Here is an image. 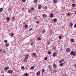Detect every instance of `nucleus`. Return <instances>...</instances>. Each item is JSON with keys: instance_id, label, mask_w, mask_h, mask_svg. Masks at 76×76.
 <instances>
[{"instance_id": "obj_1", "label": "nucleus", "mask_w": 76, "mask_h": 76, "mask_svg": "<svg viewBox=\"0 0 76 76\" xmlns=\"http://www.w3.org/2000/svg\"><path fill=\"white\" fill-rule=\"evenodd\" d=\"M28 58H29V55L27 54V55H26L25 57V62H26V61H27V60L28 59Z\"/></svg>"}, {"instance_id": "obj_2", "label": "nucleus", "mask_w": 76, "mask_h": 76, "mask_svg": "<svg viewBox=\"0 0 76 76\" xmlns=\"http://www.w3.org/2000/svg\"><path fill=\"white\" fill-rule=\"evenodd\" d=\"M70 54L71 56H75L76 55V52H74L73 51H72L70 53Z\"/></svg>"}, {"instance_id": "obj_3", "label": "nucleus", "mask_w": 76, "mask_h": 76, "mask_svg": "<svg viewBox=\"0 0 76 76\" xmlns=\"http://www.w3.org/2000/svg\"><path fill=\"white\" fill-rule=\"evenodd\" d=\"M70 49L69 48H67L66 50L67 53H69V52H70Z\"/></svg>"}, {"instance_id": "obj_4", "label": "nucleus", "mask_w": 76, "mask_h": 76, "mask_svg": "<svg viewBox=\"0 0 76 76\" xmlns=\"http://www.w3.org/2000/svg\"><path fill=\"white\" fill-rule=\"evenodd\" d=\"M12 72H13V70H9L7 71L8 73H10V74H11Z\"/></svg>"}, {"instance_id": "obj_5", "label": "nucleus", "mask_w": 76, "mask_h": 76, "mask_svg": "<svg viewBox=\"0 0 76 76\" xmlns=\"http://www.w3.org/2000/svg\"><path fill=\"white\" fill-rule=\"evenodd\" d=\"M9 69V66H7L4 68V70L5 71H6V70H7Z\"/></svg>"}, {"instance_id": "obj_6", "label": "nucleus", "mask_w": 76, "mask_h": 76, "mask_svg": "<svg viewBox=\"0 0 76 76\" xmlns=\"http://www.w3.org/2000/svg\"><path fill=\"white\" fill-rule=\"evenodd\" d=\"M42 16L43 18H47V15L44 14L42 15Z\"/></svg>"}, {"instance_id": "obj_7", "label": "nucleus", "mask_w": 76, "mask_h": 76, "mask_svg": "<svg viewBox=\"0 0 76 76\" xmlns=\"http://www.w3.org/2000/svg\"><path fill=\"white\" fill-rule=\"evenodd\" d=\"M40 74H41V72L40 71H39L37 72L36 75L37 76H39Z\"/></svg>"}, {"instance_id": "obj_8", "label": "nucleus", "mask_w": 76, "mask_h": 76, "mask_svg": "<svg viewBox=\"0 0 76 76\" xmlns=\"http://www.w3.org/2000/svg\"><path fill=\"white\" fill-rule=\"evenodd\" d=\"M53 67H54V69H56L57 68V65L55 64H53Z\"/></svg>"}, {"instance_id": "obj_9", "label": "nucleus", "mask_w": 76, "mask_h": 76, "mask_svg": "<svg viewBox=\"0 0 76 76\" xmlns=\"http://www.w3.org/2000/svg\"><path fill=\"white\" fill-rule=\"evenodd\" d=\"M5 46L6 47H8L9 46V43H5Z\"/></svg>"}, {"instance_id": "obj_10", "label": "nucleus", "mask_w": 76, "mask_h": 76, "mask_svg": "<svg viewBox=\"0 0 76 76\" xmlns=\"http://www.w3.org/2000/svg\"><path fill=\"white\" fill-rule=\"evenodd\" d=\"M46 32V30L45 29H44L42 30V34H45Z\"/></svg>"}, {"instance_id": "obj_11", "label": "nucleus", "mask_w": 76, "mask_h": 76, "mask_svg": "<svg viewBox=\"0 0 76 76\" xmlns=\"http://www.w3.org/2000/svg\"><path fill=\"white\" fill-rule=\"evenodd\" d=\"M54 16V15L53 13L51 14L50 15V18H53V17Z\"/></svg>"}, {"instance_id": "obj_12", "label": "nucleus", "mask_w": 76, "mask_h": 76, "mask_svg": "<svg viewBox=\"0 0 76 76\" xmlns=\"http://www.w3.org/2000/svg\"><path fill=\"white\" fill-rule=\"evenodd\" d=\"M41 7H42V6H41V5H39L38 6V9H41Z\"/></svg>"}, {"instance_id": "obj_13", "label": "nucleus", "mask_w": 76, "mask_h": 76, "mask_svg": "<svg viewBox=\"0 0 76 76\" xmlns=\"http://www.w3.org/2000/svg\"><path fill=\"white\" fill-rule=\"evenodd\" d=\"M53 2L54 3H57V0H53Z\"/></svg>"}, {"instance_id": "obj_14", "label": "nucleus", "mask_w": 76, "mask_h": 76, "mask_svg": "<svg viewBox=\"0 0 76 76\" xmlns=\"http://www.w3.org/2000/svg\"><path fill=\"white\" fill-rule=\"evenodd\" d=\"M32 55L34 57H36V54L35 53H33Z\"/></svg>"}, {"instance_id": "obj_15", "label": "nucleus", "mask_w": 76, "mask_h": 76, "mask_svg": "<svg viewBox=\"0 0 76 76\" xmlns=\"http://www.w3.org/2000/svg\"><path fill=\"white\" fill-rule=\"evenodd\" d=\"M24 27L26 28H28V25L27 24H26L24 26Z\"/></svg>"}, {"instance_id": "obj_16", "label": "nucleus", "mask_w": 76, "mask_h": 76, "mask_svg": "<svg viewBox=\"0 0 76 76\" xmlns=\"http://www.w3.org/2000/svg\"><path fill=\"white\" fill-rule=\"evenodd\" d=\"M57 21V19L54 18L53 19V21L54 22H56Z\"/></svg>"}, {"instance_id": "obj_17", "label": "nucleus", "mask_w": 76, "mask_h": 76, "mask_svg": "<svg viewBox=\"0 0 76 76\" xmlns=\"http://www.w3.org/2000/svg\"><path fill=\"white\" fill-rule=\"evenodd\" d=\"M56 53L54 52L53 54V57H56Z\"/></svg>"}, {"instance_id": "obj_18", "label": "nucleus", "mask_w": 76, "mask_h": 76, "mask_svg": "<svg viewBox=\"0 0 76 76\" xmlns=\"http://www.w3.org/2000/svg\"><path fill=\"white\" fill-rule=\"evenodd\" d=\"M34 1L35 3H38V0H34Z\"/></svg>"}, {"instance_id": "obj_19", "label": "nucleus", "mask_w": 76, "mask_h": 76, "mask_svg": "<svg viewBox=\"0 0 76 76\" xmlns=\"http://www.w3.org/2000/svg\"><path fill=\"white\" fill-rule=\"evenodd\" d=\"M47 44V45H50V41H48Z\"/></svg>"}, {"instance_id": "obj_20", "label": "nucleus", "mask_w": 76, "mask_h": 76, "mask_svg": "<svg viewBox=\"0 0 76 76\" xmlns=\"http://www.w3.org/2000/svg\"><path fill=\"white\" fill-rule=\"evenodd\" d=\"M7 21H9L10 20V18L9 17H7Z\"/></svg>"}, {"instance_id": "obj_21", "label": "nucleus", "mask_w": 76, "mask_h": 76, "mask_svg": "<svg viewBox=\"0 0 76 76\" xmlns=\"http://www.w3.org/2000/svg\"><path fill=\"white\" fill-rule=\"evenodd\" d=\"M75 41V40L73 39H72L71 40V42H73Z\"/></svg>"}, {"instance_id": "obj_22", "label": "nucleus", "mask_w": 76, "mask_h": 76, "mask_svg": "<svg viewBox=\"0 0 76 76\" xmlns=\"http://www.w3.org/2000/svg\"><path fill=\"white\" fill-rule=\"evenodd\" d=\"M4 42H5V43H7L8 41L7 40H4Z\"/></svg>"}, {"instance_id": "obj_23", "label": "nucleus", "mask_w": 76, "mask_h": 76, "mask_svg": "<svg viewBox=\"0 0 76 76\" xmlns=\"http://www.w3.org/2000/svg\"><path fill=\"white\" fill-rule=\"evenodd\" d=\"M44 72H45V70L44 69H42V73H44Z\"/></svg>"}, {"instance_id": "obj_24", "label": "nucleus", "mask_w": 76, "mask_h": 76, "mask_svg": "<svg viewBox=\"0 0 76 76\" xmlns=\"http://www.w3.org/2000/svg\"><path fill=\"white\" fill-rule=\"evenodd\" d=\"M75 6H76V4H72V7H75Z\"/></svg>"}, {"instance_id": "obj_25", "label": "nucleus", "mask_w": 76, "mask_h": 76, "mask_svg": "<svg viewBox=\"0 0 76 76\" xmlns=\"http://www.w3.org/2000/svg\"><path fill=\"white\" fill-rule=\"evenodd\" d=\"M37 39L38 40V41H40L41 39V38L39 37H38L37 38Z\"/></svg>"}, {"instance_id": "obj_26", "label": "nucleus", "mask_w": 76, "mask_h": 76, "mask_svg": "<svg viewBox=\"0 0 76 76\" xmlns=\"http://www.w3.org/2000/svg\"><path fill=\"white\" fill-rule=\"evenodd\" d=\"M71 15V14H70V12H69L68 13V16H70Z\"/></svg>"}, {"instance_id": "obj_27", "label": "nucleus", "mask_w": 76, "mask_h": 76, "mask_svg": "<svg viewBox=\"0 0 76 76\" xmlns=\"http://www.w3.org/2000/svg\"><path fill=\"white\" fill-rule=\"evenodd\" d=\"M15 19V17L14 16H13L12 18V20H14Z\"/></svg>"}, {"instance_id": "obj_28", "label": "nucleus", "mask_w": 76, "mask_h": 76, "mask_svg": "<svg viewBox=\"0 0 76 76\" xmlns=\"http://www.w3.org/2000/svg\"><path fill=\"white\" fill-rule=\"evenodd\" d=\"M34 69V67L33 66L31 67L30 68V69L31 70H33V69Z\"/></svg>"}, {"instance_id": "obj_29", "label": "nucleus", "mask_w": 76, "mask_h": 76, "mask_svg": "<svg viewBox=\"0 0 76 76\" xmlns=\"http://www.w3.org/2000/svg\"><path fill=\"white\" fill-rule=\"evenodd\" d=\"M48 54L49 55H50V54H51V52L50 51H48Z\"/></svg>"}, {"instance_id": "obj_30", "label": "nucleus", "mask_w": 76, "mask_h": 76, "mask_svg": "<svg viewBox=\"0 0 76 76\" xmlns=\"http://www.w3.org/2000/svg\"><path fill=\"white\" fill-rule=\"evenodd\" d=\"M70 26L71 27H72V26H73V23H72V22H71L70 23Z\"/></svg>"}, {"instance_id": "obj_31", "label": "nucleus", "mask_w": 76, "mask_h": 76, "mask_svg": "<svg viewBox=\"0 0 76 76\" xmlns=\"http://www.w3.org/2000/svg\"><path fill=\"white\" fill-rule=\"evenodd\" d=\"M3 9L2 8H0V12H1L3 11Z\"/></svg>"}, {"instance_id": "obj_32", "label": "nucleus", "mask_w": 76, "mask_h": 76, "mask_svg": "<svg viewBox=\"0 0 76 76\" xmlns=\"http://www.w3.org/2000/svg\"><path fill=\"white\" fill-rule=\"evenodd\" d=\"M24 75L25 76H28V74H27V73H25V74H24Z\"/></svg>"}, {"instance_id": "obj_33", "label": "nucleus", "mask_w": 76, "mask_h": 76, "mask_svg": "<svg viewBox=\"0 0 76 76\" xmlns=\"http://www.w3.org/2000/svg\"><path fill=\"white\" fill-rule=\"evenodd\" d=\"M64 64L63 63H61L60 64V66H63V65Z\"/></svg>"}, {"instance_id": "obj_34", "label": "nucleus", "mask_w": 76, "mask_h": 76, "mask_svg": "<svg viewBox=\"0 0 76 76\" xmlns=\"http://www.w3.org/2000/svg\"><path fill=\"white\" fill-rule=\"evenodd\" d=\"M10 35L11 37H13L14 35V34L13 33H12Z\"/></svg>"}, {"instance_id": "obj_35", "label": "nucleus", "mask_w": 76, "mask_h": 76, "mask_svg": "<svg viewBox=\"0 0 76 76\" xmlns=\"http://www.w3.org/2000/svg\"><path fill=\"white\" fill-rule=\"evenodd\" d=\"M28 13H31V10H28Z\"/></svg>"}, {"instance_id": "obj_36", "label": "nucleus", "mask_w": 76, "mask_h": 76, "mask_svg": "<svg viewBox=\"0 0 76 76\" xmlns=\"http://www.w3.org/2000/svg\"><path fill=\"white\" fill-rule=\"evenodd\" d=\"M44 8L45 10H47V6H45Z\"/></svg>"}, {"instance_id": "obj_37", "label": "nucleus", "mask_w": 76, "mask_h": 76, "mask_svg": "<svg viewBox=\"0 0 76 76\" xmlns=\"http://www.w3.org/2000/svg\"><path fill=\"white\" fill-rule=\"evenodd\" d=\"M31 46H33L34 45V42H32L31 44Z\"/></svg>"}, {"instance_id": "obj_38", "label": "nucleus", "mask_w": 76, "mask_h": 76, "mask_svg": "<svg viewBox=\"0 0 76 76\" xmlns=\"http://www.w3.org/2000/svg\"><path fill=\"white\" fill-rule=\"evenodd\" d=\"M21 68L22 69H25V67H24L23 66H22L21 67Z\"/></svg>"}, {"instance_id": "obj_39", "label": "nucleus", "mask_w": 76, "mask_h": 76, "mask_svg": "<svg viewBox=\"0 0 76 76\" xmlns=\"http://www.w3.org/2000/svg\"><path fill=\"white\" fill-rule=\"evenodd\" d=\"M8 10H9V11H10V10H11V8H10V7H9L8 8Z\"/></svg>"}, {"instance_id": "obj_40", "label": "nucleus", "mask_w": 76, "mask_h": 76, "mask_svg": "<svg viewBox=\"0 0 76 76\" xmlns=\"http://www.w3.org/2000/svg\"><path fill=\"white\" fill-rule=\"evenodd\" d=\"M45 60H46V61H47V57H45Z\"/></svg>"}, {"instance_id": "obj_41", "label": "nucleus", "mask_w": 76, "mask_h": 76, "mask_svg": "<svg viewBox=\"0 0 76 76\" xmlns=\"http://www.w3.org/2000/svg\"><path fill=\"white\" fill-rule=\"evenodd\" d=\"M59 39H61V38H62V37H61V36H59Z\"/></svg>"}, {"instance_id": "obj_42", "label": "nucleus", "mask_w": 76, "mask_h": 76, "mask_svg": "<svg viewBox=\"0 0 76 76\" xmlns=\"http://www.w3.org/2000/svg\"><path fill=\"white\" fill-rule=\"evenodd\" d=\"M34 10V7H32L31 8V10Z\"/></svg>"}, {"instance_id": "obj_43", "label": "nucleus", "mask_w": 76, "mask_h": 76, "mask_svg": "<svg viewBox=\"0 0 76 76\" xmlns=\"http://www.w3.org/2000/svg\"><path fill=\"white\" fill-rule=\"evenodd\" d=\"M53 48L54 50H56V47L55 46H54Z\"/></svg>"}, {"instance_id": "obj_44", "label": "nucleus", "mask_w": 76, "mask_h": 76, "mask_svg": "<svg viewBox=\"0 0 76 76\" xmlns=\"http://www.w3.org/2000/svg\"><path fill=\"white\" fill-rule=\"evenodd\" d=\"M50 67H51V66H50V65H49L48 66V69H50Z\"/></svg>"}, {"instance_id": "obj_45", "label": "nucleus", "mask_w": 76, "mask_h": 76, "mask_svg": "<svg viewBox=\"0 0 76 76\" xmlns=\"http://www.w3.org/2000/svg\"><path fill=\"white\" fill-rule=\"evenodd\" d=\"M76 1V0H72V2H75Z\"/></svg>"}, {"instance_id": "obj_46", "label": "nucleus", "mask_w": 76, "mask_h": 76, "mask_svg": "<svg viewBox=\"0 0 76 76\" xmlns=\"http://www.w3.org/2000/svg\"><path fill=\"white\" fill-rule=\"evenodd\" d=\"M36 23H37L38 24V23H39V21H37L36 22Z\"/></svg>"}, {"instance_id": "obj_47", "label": "nucleus", "mask_w": 76, "mask_h": 76, "mask_svg": "<svg viewBox=\"0 0 76 76\" xmlns=\"http://www.w3.org/2000/svg\"><path fill=\"white\" fill-rule=\"evenodd\" d=\"M61 61H62V62H63V61H64V59H62L61 60Z\"/></svg>"}, {"instance_id": "obj_48", "label": "nucleus", "mask_w": 76, "mask_h": 76, "mask_svg": "<svg viewBox=\"0 0 76 76\" xmlns=\"http://www.w3.org/2000/svg\"><path fill=\"white\" fill-rule=\"evenodd\" d=\"M25 1H26V0H22L23 2H25Z\"/></svg>"}, {"instance_id": "obj_49", "label": "nucleus", "mask_w": 76, "mask_h": 76, "mask_svg": "<svg viewBox=\"0 0 76 76\" xmlns=\"http://www.w3.org/2000/svg\"><path fill=\"white\" fill-rule=\"evenodd\" d=\"M59 63H62V61L61 60H60L59 61Z\"/></svg>"}, {"instance_id": "obj_50", "label": "nucleus", "mask_w": 76, "mask_h": 76, "mask_svg": "<svg viewBox=\"0 0 76 76\" xmlns=\"http://www.w3.org/2000/svg\"><path fill=\"white\" fill-rule=\"evenodd\" d=\"M3 53H6V51L4 50L3 52Z\"/></svg>"}, {"instance_id": "obj_51", "label": "nucleus", "mask_w": 76, "mask_h": 76, "mask_svg": "<svg viewBox=\"0 0 76 76\" xmlns=\"http://www.w3.org/2000/svg\"><path fill=\"white\" fill-rule=\"evenodd\" d=\"M74 28H76V24H75L74 25Z\"/></svg>"}, {"instance_id": "obj_52", "label": "nucleus", "mask_w": 76, "mask_h": 76, "mask_svg": "<svg viewBox=\"0 0 76 76\" xmlns=\"http://www.w3.org/2000/svg\"><path fill=\"white\" fill-rule=\"evenodd\" d=\"M32 28H31L29 29V31H32Z\"/></svg>"}, {"instance_id": "obj_53", "label": "nucleus", "mask_w": 76, "mask_h": 76, "mask_svg": "<svg viewBox=\"0 0 76 76\" xmlns=\"http://www.w3.org/2000/svg\"><path fill=\"white\" fill-rule=\"evenodd\" d=\"M32 39H30L29 41H30V42H31V41H32Z\"/></svg>"}, {"instance_id": "obj_54", "label": "nucleus", "mask_w": 76, "mask_h": 76, "mask_svg": "<svg viewBox=\"0 0 76 76\" xmlns=\"http://www.w3.org/2000/svg\"><path fill=\"white\" fill-rule=\"evenodd\" d=\"M1 50H2V49L1 48H0V52H1Z\"/></svg>"}, {"instance_id": "obj_55", "label": "nucleus", "mask_w": 76, "mask_h": 76, "mask_svg": "<svg viewBox=\"0 0 76 76\" xmlns=\"http://www.w3.org/2000/svg\"><path fill=\"white\" fill-rule=\"evenodd\" d=\"M56 72V70H53V72Z\"/></svg>"}, {"instance_id": "obj_56", "label": "nucleus", "mask_w": 76, "mask_h": 76, "mask_svg": "<svg viewBox=\"0 0 76 76\" xmlns=\"http://www.w3.org/2000/svg\"><path fill=\"white\" fill-rule=\"evenodd\" d=\"M75 14H76V11H75Z\"/></svg>"}, {"instance_id": "obj_57", "label": "nucleus", "mask_w": 76, "mask_h": 76, "mask_svg": "<svg viewBox=\"0 0 76 76\" xmlns=\"http://www.w3.org/2000/svg\"><path fill=\"white\" fill-rule=\"evenodd\" d=\"M15 76H18V75H15Z\"/></svg>"}, {"instance_id": "obj_58", "label": "nucleus", "mask_w": 76, "mask_h": 76, "mask_svg": "<svg viewBox=\"0 0 76 76\" xmlns=\"http://www.w3.org/2000/svg\"><path fill=\"white\" fill-rule=\"evenodd\" d=\"M75 67L76 68V64H75Z\"/></svg>"}, {"instance_id": "obj_59", "label": "nucleus", "mask_w": 76, "mask_h": 76, "mask_svg": "<svg viewBox=\"0 0 76 76\" xmlns=\"http://www.w3.org/2000/svg\"><path fill=\"white\" fill-rule=\"evenodd\" d=\"M2 76H4V75H2Z\"/></svg>"}, {"instance_id": "obj_60", "label": "nucleus", "mask_w": 76, "mask_h": 76, "mask_svg": "<svg viewBox=\"0 0 76 76\" xmlns=\"http://www.w3.org/2000/svg\"><path fill=\"white\" fill-rule=\"evenodd\" d=\"M22 10H23V8H22Z\"/></svg>"}, {"instance_id": "obj_61", "label": "nucleus", "mask_w": 76, "mask_h": 76, "mask_svg": "<svg viewBox=\"0 0 76 76\" xmlns=\"http://www.w3.org/2000/svg\"><path fill=\"white\" fill-rule=\"evenodd\" d=\"M22 10H23V8H22Z\"/></svg>"}, {"instance_id": "obj_62", "label": "nucleus", "mask_w": 76, "mask_h": 76, "mask_svg": "<svg viewBox=\"0 0 76 76\" xmlns=\"http://www.w3.org/2000/svg\"><path fill=\"white\" fill-rule=\"evenodd\" d=\"M63 76H65L64 75H63Z\"/></svg>"}]
</instances>
